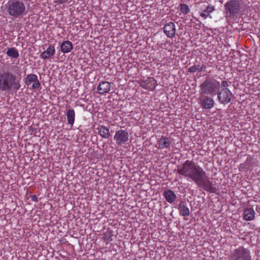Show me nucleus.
I'll return each instance as SVG.
<instances>
[{
	"label": "nucleus",
	"instance_id": "1",
	"mask_svg": "<svg viewBox=\"0 0 260 260\" xmlns=\"http://www.w3.org/2000/svg\"><path fill=\"white\" fill-rule=\"evenodd\" d=\"M177 171L188 180L194 182L199 188L211 193L215 192L216 188L206 172L193 161L186 160Z\"/></svg>",
	"mask_w": 260,
	"mask_h": 260
},
{
	"label": "nucleus",
	"instance_id": "2",
	"mask_svg": "<svg viewBox=\"0 0 260 260\" xmlns=\"http://www.w3.org/2000/svg\"><path fill=\"white\" fill-rule=\"evenodd\" d=\"M21 78L8 71L0 72V90L9 91L13 90L17 91L21 87L20 83Z\"/></svg>",
	"mask_w": 260,
	"mask_h": 260
},
{
	"label": "nucleus",
	"instance_id": "3",
	"mask_svg": "<svg viewBox=\"0 0 260 260\" xmlns=\"http://www.w3.org/2000/svg\"><path fill=\"white\" fill-rule=\"evenodd\" d=\"M199 93L202 96H214L220 87V83L212 78H206L199 86Z\"/></svg>",
	"mask_w": 260,
	"mask_h": 260
},
{
	"label": "nucleus",
	"instance_id": "4",
	"mask_svg": "<svg viewBox=\"0 0 260 260\" xmlns=\"http://www.w3.org/2000/svg\"><path fill=\"white\" fill-rule=\"evenodd\" d=\"M6 6L8 14L15 18L21 17L26 13V7L22 1H10Z\"/></svg>",
	"mask_w": 260,
	"mask_h": 260
},
{
	"label": "nucleus",
	"instance_id": "5",
	"mask_svg": "<svg viewBox=\"0 0 260 260\" xmlns=\"http://www.w3.org/2000/svg\"><path fill=\"white\" fill-rule=\"evenodd\" d=\"M224 13L227 21L234 19L241 10L240 3L238 0H230L224 5Z\"/></svg>",
	"mask_w": 260,
	"mask_h": 260
},
{
	"label": "nucleus",
	"instance_id": "6",
	"mask_svg": "<svg viewBox=\"0 0 260 260\" xmlns=\"http://www.w3.org/2000/svg\"><path fill=\"white\" fill-rule=\"evenodd\" d=\"M229 260H251L250 251L243 246L231 251Z\"/></svg>",
	"mask_w": 260,
	"mask_h": 260
},
{
	"label": "nucleus",
	"instance_id": "7",
	"mask_svg": "<svg viewBox=\"0 0 260 260\" xmlns=\"http://www.w3.org/2000/svg\"><path fill=\"white\" fill-rule=\"evenodd\" d=\"M233 96L232 93L228 88L222 89L217 94L219 102L223 105L229 103L231 101Z\"/></svg>",
	"mask_w": 260,
	"mask_h": 260
},
{
	"label": "nucleus",
	"instance_id": "8",
	"mask_svg": "<svg viewBox=\"0 0 260 260\" xmlns=\"http://www.w3.org/2000/svg\"><path fill=\"white\" fill-rule=\"evenodd\" d=\"M128 138L129 135L126 131L120 129L116 132L114 139L117 145H122L128 141Z\"/></svg>",
	"mask_w": 260,
	"mask_h": 260
},
{
	"label": "nucleus",
	"instance_id": "9",
	"mask_svg": "<svg viewBox=\"0 0 260 260\" xmlns=\"http://www.w3.org/2000/svg\"><path fill=\"white\" fill-rule=\"evenodd\" d=\"M140 85L143 88L153 91L155 90L157 83L153 77H148L145 80L141 81Z\"/></svg>",
	"mask_w": 260,
	"mask_h": 260
},
{
	"label": "nucleus",
	"instance_id": "10",
	"mask_svg": "<svg viewBox=\"0 0 260 260\" xmlns=\"http://www.w3.org/2000/svg\"><path fill=\"white\" fill-rule=\"evenodd\" d=\"M172 143V141L171 138L162 136L157 140L156 147L160 149H170Z\"/></svg>",
	"mask_w": 260,
	"mask_h": 260
},
{
	"label": "nucleus",
	"instance_id": "11",
	"mask_svg": "<svg viewBox=\"0 0 260 260\" xmlns=\"http://www.w3.org/2000/svg\"><path fill=\"white\" fill-rule=\"evenodd\" d=\"M176 30L175 25L172 22L167 23L164 27V33L169 38H173L175 37Z\"/></svg>",
	"mask_w": 260,
	"mask_h": 260
},
{
	"label": "nucleus",
	"instance_id": "12",
	"mask_svg": "<svg viewBox=\"0 0 260 260\" xmlns=\"http://www.w3.org/2000/svg\"><path fill=\"white\" fill-rule=\"evenodd\" d=\"M111 89V84L107 81H102L99 84L97 89L100 94L108 93Z\"/></svg>",
	"mask_w": 260,
	"mask_h": 260
},
{
	"label": "nucleus",
	"instance_id": "13",
	"mask_svg": "<svg viewBox=\"0 0 260 260\" xmlns=\"http://www.w3.org/2000/svg\"><path fill=\"white\" fill-rule=\"evenodd\" d=\"M205 97L201 102V105L204 109H210L214 106V101L210 96L204 95Z\"/></svg>",
	"mask_w": 260,
	"mask_h": 260
},
{
	"label": "nucleus",
	"instance_id": "14",
	"mask_svg": "<svg viewBox=\"0 0 260 260\" xmlns=\"http://www.w3.org/2000/svg\"><path fill=\"white\" fill-rule=\"evenodd\" d=\"M55 53V49L53 46L49 45L46 51L42 52L40 57L43 59H47L52 57Z\"/></svg>",
	"mask_w": 260,
	"mask_h": 260
},
{
	"label": "nucleus",
	"instance_id": "15",
	"mask_svg": "<svg viewBox=\"0 0 260 260\" xmlns=\"http://www.w3.org/2000/svg\"><path fill=\"white\" fill-rule=\"evenodd\" d=\"M73 49V45L69 41H64L60 45V51L64 53L71 52Z\"/></svg>",
	"mask_w": 260,
	"mask_h": 260
},
{
	"label": "nucleus",
	"instance_id": "16",
	"mask_svg": "<svg viewBox=\"0 0 260 260\" xmlns=\"http://www.w3.org/2000/svg\"><path fill=\"white\" fill-rule=\"evenodd\" d=\"M99 134L104 138H109L111 136L109 129L104 125H100L96 128Z\"/></svg>",
	"mask_w": 260,
	"mask_h": 260
},
{
	"label": "nucleus",
	"instance_id": "17",
	"mask_svg": "<svg viewBox=\"0 0 260 260\" xmlns=\"http://www.w3.org/2000/svg\"><path fill=\"white\" fill-rule=\"evenodd\" d=\"M255 212L251 208H247L244 210L243 218L246 221H251L254 218Z\"/></svg>",
	"mask_w": 260,
	"mask_h": 260
},
{
	"label": "nucleus",
	"instance_id": "18",
	"mask_svg": "<svg viewBox=\"0 0 260 260\" xmlns=\"http://www.w3.org/2000/svg\"><path fill=\"white\" fill-rule=\"evenodd\" d=\"M164 195L167 201L170 203L174 202L176 199L175 193L172 190L170 189L165 190L164 191Z\"/></svg>",
	"mask_w": 260,
	"mask_h": 260
},
{
	"label": "nucleus",
	"instance_id": "19",
	"mask_svg": "<svg viewBox=\"0 0 260 260\" xmlns=\"http://www.w3.org/2000/svg\"><path fill=\"white\" fill-rule=\"evenodd\" d=\"M179 210L180 213L182 216H187L189 215L190 212L188 207L186 206V203L184 201H181L179 204Z\"/></svg>",
	"mask_w": 260,
	"mask_h": 260
},
{
	"label": "nucleus",
	"instance_id": "20",
	"mask_svg": "<svg viewBox=\"0 0 260 260\" xmlns=\"http://www.w3.org/2000/svg\"><path fill=\"white\" fill-rule=\"evenodd\" d=\"M68 124L73 125L75 122V112L73 109H69L66 113Z\"/></svg>",
	"mask_w": 260,
	"mask_h": 260
},
{
	"label": "nucleus",
	"instance_id": "21",
	"mask_svg": "<svg viewBox=\"0 0 260 260\" xmlns=\"http://www.w3.org/2000/svg\"><path fill=\"white\" fill-rule=\"evenodd\" d=\"M215 10V9L214 6L208 5L206 9L202 12L200 15L202 17H203L205 19L207 18L209 16L211 18V16H210V14L213 12Z\"/></svg>",
	"mask_w": 260,
	"mask_h": 260
},
{
	"label": "nucleus",
	"instance_id": "22",
	"mask_svg": "<svg viewBox=\"0 0 260 260\" xmlns=\"http://www.w3.org/2000/svg\"><path fill=\"white\" fill-rule=\"evenodd\" d=\"M6 54L11 57L17 58L19 56V54L17 50L13 47L9 48L6 52Z\"/></svg>",
	"mask_w": 260,
	"mask_h": 260
},
{
	"label": "nucleus",
	"instance_id": "23",
	"mask_svg": "<svg viewBox=\"0 0 260 260\" xmlns=\"http://www.w3.org/2000/svg\"><path fill=\"white\" fill-rule=\"evenodd\" d=\"M38 79V76L36 75L30 74L27 75L24 82L27 86H29L32 82L37 81Z\"/></svg>",
	"mask_w": 260,
	"mask_h": 260
},
{
	"label": "nucleus",
	"instance_id": "24",
	"mask_svg": "<svg viewBox=\"0 0 260 260\" xmlns=\"http://www.w3.org/2000/svg\"><path fill=\"white\" fill-rule=\"evenodd\" d=\"M181 12L184 14L186 15L190 12V9L188 6L184 4H181L179 6Z\"/></svg>",
	"mask_w": 260,
	"mask_h": 260
},
{
	"label": "nucleus",
	"instance_id": "25",
	"mask_svg": "<svg viewBox=\"0 0 260 260\" xmlns=\"http://www.w3.org/2000/svg\"><path fill=\"white\" fill-rule=\"evenodd\" d=\"M200 69L201 68L200 64L194 65L193 66L190 67L188 69V72L189 73H194L196 72H201Z\"/></svg>",
	"mask_w": 260,
	"mask_h": 260
},
{
	"label": "nucleus",
	"instance_id": "26",
	"mask_svg": "<svg viewBox=\"0 0 260 260\" xmlns=\"http://www.w3.org/2000/svg\"><path fill=\"white\" fill-rule=\"evenodd\" d=\"M34 83L32 85V89H39L41 88V84L38 80V79L37 80V81H35L33 82Z\"/></svg>",
	"mask_w": 260,
	"mask_h": 260
},
{
	"label": "nucleus",
	"instance_id": "27",
	"mask_svg": "<svg viewBox=\"0 0 260 260\" xmlns=\"http://www.w3.org/2000/svg\"><path fill=\"white\" fill-rule=\"evenodd\" d=\"M103 240L106 244H108L110 241H112L111 236L109 234H105Z\"/></svg>",
	"mask_w": 260,
	"mask_h": 260
},
{
	"label": "nucleus",
	"instance_id": "28",
	"mask_svg": "<svg viewBox=\"0 0 260 260\" xmlns=\"http://www.w3.org/2000/svg\"><path fill=\"white\" fill-rule=\"evenodd\" d=\"M252 159L250 157H248L246 161H245L244 165L249 168L251 166V163L252 162Z\"/></svg>",
	"mask_w": 260,
	"mask_h": 260
},
{
	"label": "nucleus",
	"instance_id": "29",
	"mask_svg": "<svg viewBox=\"0 0 260 260\" xmlns=\"http://www.w3.org/2000/svg\"><path fill=\"white\" fill-rule=\"evenodd\" d=\"M221 87L227 88L229 86V84L226 81H223L221 82Z\"/></svg>",
	"mask_w": 260,
	"mask_h": 260
},
{
	"label": "nucleus",
	"instance_id": "30",
	"mask_svg": "<svg viewBox=\"0 0 260 260\" xmlns=\"http://www.w3.org/2000/svg\"><path fill=\"white\" fill-rule=\"evenodd\" d=\"M31 200L33 202H38V197L36 195H33L31 197Z\"/></svg>",
	"mask_w": 260,
	"mask_h": 260
},
{
	"label": "nucleus",
	"instance_id": "31",
	"mask_svg": "<svg viewBox=\"0 0 260 260\" xmlns=\"http://www.w3.org/2000/svg\"><path fill=\"white\" fill-rule=\"evenodd\" d=\"M207 67L206 65L205 64H203V65H200V71H201V72L202 71H205V69H206Z\"/></svg>",
	"mask_w": 260,
	"mask_h": 260
},
{
	"label": "nucleus",
	"instance_id": "32",
	"mask_svg": "<svg viewBox=\"0 0 260 260\" xmlns=\"http://www.w3.org/2000/svg\"><path fill=\"white\" fill-rule=\"evenodd\" d=\"M63 3V2L61 1V2H60V3Z\"/></svg>",
	"mask_w": 260,
	"mask_h": 260
}]
</instances>
